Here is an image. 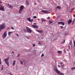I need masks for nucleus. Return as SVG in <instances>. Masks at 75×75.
<instances>
[{"label":"nucleus","instance_id":"a211bd4d","mask_svg":"<svg viewBox=\"0 0 75 75\" xmlns=\"http://www.w3.org/2000/svg\"><path fill=\"white\" fill-rule=\"evenodd\" d=\"M16 60H15L13 61V66H14V65H15V64H16Z\"/></svg>","mask_w":75,"mask_h":75},{"label":"nucleus","instance_id":"de8ad7c7","mask_svg":"<svg viewBox=\"0 0 75 75\" xmlns=\"http://www.w3.org/2000/svg\"><path fill=\"white\" fill-rule=\"evenodd\" d=\"M0 7H1L2 8V7H4V6H1H1H0Z\"/></svg>","mask_w":75,"mask_h":75},{"label":"nucleus","instance_id":"e433bc0d","mask_svg":"<svg viewBox=\"0 0 75 75\" xmlns=\"http://www.w3.org/2000/svg\"><path fill=\"white\" fill-rule=\"evenodd\" d=\"M9 75H13V74H11V72H10L9 73Z\"/></svg>","mask_w":75,"mask_h":75},{"label":"nucleus","instance_id":"b1692460","mask_svg":"<svg viewBox=\"0 0 75 75\" xmlns=\"http://www.w3.org/2000/svg\"><path fill=\"white\" fill-rule=\"evenodd\" d=\"M8 6H9V7L10 8H13V6L11 5H9V4H8Z\"/></svg>","mask_w":75,"mask_h":75},{"label":"nucleus","instance_id":"0e129e2a","mask_svg":"<svg viewBox=\"0 0 75 75\" xmlns=\"http://www.w3.org/2000/svg\"><path fill=\"white\" fill-rule=\"evenodd\" d=\"M71 20H72V19H71Z\"/></svg>","mask_w":75,"mask_h":75},{"label":"nucleus","instance_id":"49530a36","mask_svg":"<svg viewBox=\"0 0 75 75\" xmlns=\"http://www.w3.org/2000/svg\"><path fill=\"white\" fill-rule=\"evenodd\" d=\"M67 51L68 52H69V50H68V49H67Z\"/></svg>","mask_w":75,"mask_h":75},{"label":"nucleus","instance_id":"dca6fc26","mask_svg":"<svg viewBox=\"0 0 75 75\" xmlns=\"http://www.w3.org/2000/svg\"><path fill=\"white\" fill-rule=\"evenodd\" d=\"M56 8H59V10H61V7L60 6H58Z\"/></svg>","mask_w":75,"mask_h":75},{"label":"nucleus","instance_id":"a18cd8bd","mask_svg":"<svg viewBox=\"0 0 75 75\" xmlns=\"http://www.w3.org/2000/svg\"><path fill=\"white\" fill-rule=\"evenodd\" d=\"M50 17H48V18H47V19H50Z\"/></svg>","mask_w":75,"mask_h":75},{"label":"nucleus","instance_id":"ddd939ff","mask_svg":"<svg viewBox=\"0 0 75 75\" xmlns=\"http://www.w3.org/2000/svg\"><path fill=\"white\" fill-rule=\"evenodd\" d=\"M57 74H58V75H64V74L61 73L60 71H59V72L57 73Z\"/></svg>","mask_w":75,"mask_h":75},{"label":"nucleus","instance_id":"423d86ee","mask_svg":"<svg viewBox=\"0 0 75 75\" xmlns=\"http://www.w3.org/2000/svg\"><path fill=\"white\" fill-rule=\"evenodd\" d=\"M7 36V31H6L2 35L3 38H4Z\"/></svg>","mask_w":75,"mask_h":75},{"label":"nucleus","instance_id":"6ab92c4d","mask_svg":"<svg viewBox=\"0 0 75 75\" xmlns=\"http://www.w3.org/2000/svg\"><path fill=\"white\" fill-rule=\"evenodd\" d=\"M41 20L42 22H44V21H46V20L44 18H42Z\"/></svg>","mask_w":75,"mask_h":75},{"label":"nucleus","instance_id":"7ed1b4c3","mask_svg":"<svg viewBox=\"0 0 75 75\" xmlns=\"http://www.w3.org/2000/svg\"><path fill=\"white\" fill-rule=\"evenodd\" d=\"M6 28V26L4 25V24H2L0 26V30H1L3 29H4Z\"/></svg>","mask_w":75,"mask_h":75},{"label":"nucleus","instance_id":"c756f323","mask_svg":"<svg viewBox=\"0 0 75 75\" xmlns=\"http://www.w3.org/2000/svg\"><path fill=\"white\" fill-rule=\"evenodd\" d=\"M75 69V67L72 68L71 69V70H73V69Z\"/></svg>","mask_w":75,"mask_h":75},{"label":"nucleus","instance_id":"37998d69","mask_svg":"<svg viewBox=\"0 0 75 75\" xmlns=\"http://www.w3.org/2000/svg\"><path fill=\"white\" fill-rule=\"evenodd\" d=\"M16 35H17L18 37H19L18 35L17 34H16Z\"/></svg>","mask_w":75,"mask_h":75},{"label":"nucleus","instance_id":"393cba45","mask_svg":"<svg viewBox=\"0 0 75 75\" xmlns=\"http://www.w3.org/2000/svg\"><path fill=\"white\" fill-rule=\"evenodd\" d=\"M49 24H51L52 23H53V21H49Z\"/></svg>","mask_w":75,"mask_h":75},{"label":"nucleus","instance_id":"9b49d317","mask_svg":"<svg viewBox=\"0 0 75 75\" xmlns=\"http://www.w3.org/2000/svg\"><path fill=\"white\" fill-rule=\"evenodd\" d=\"M36 31H37V32H38V33H42V30H36Z\"/></svg>","mask_w":75,"mask_h":75},{"label":"nucleus","instance_id":"a878e982","mask_svg":"<svg viewBox=\"0 0 75 75\" xmlns=\"http://www.w3.org/2000/svg\"><path fill=\"white\" fill-rule=\"evenodd\" d=\"M19 62H20L21 64H23V63L24 62H21V61H19Z\"/></svg>","mask_w":75,"mask_h":75},{"label":"nucleus","instance_id":"c9c22d12","mask_svg":"<svg viewBox=\"0 0 75 75\" xmlns=\"http://www.w3.org/2000/svg\"><path fill=\"white\" fill-rule=\"evenodd\" d=\"M1 59H0V65H1Z\"/></svg>","mask_w":75,"mask_h":75},{"label":"nucleus","instance_id":"bf43d9fd","mask_svg":"<svg viewBox=\"0 0 75 75\" xmlns=\"http://www.w3.org/2000/svg\"><path fill=\"white\" fill-rule=\"evenodd\" d=\"M34 4H35V5H36V3H35Z\"/></svg>","mask_w":75,"mask_h":75},{"label":"nucleus","instance_id":"69168bd1","mask_svg":"<svg viewBox=\"0 0 75 75\" xmlns=\"http://www.w3.org/2000/svg\"><path fill=\"white\" fill-rule=\"evenodd\" d=\"M2 66H3V65Z\"/></svg>","mask_w":75,"mask_h":75},{"label":"nucleus","instance_id":"f03ea898","mask_svg":"<svg viewBox=\"0 0 75 75\" xmlns=\"http://www.w3.org/2000/svg\"><path fill=\"white\" fill-rule=\"evenodd\" d=\"M24 6L23 5H22L20 6V9L19 10V14H21V11H23V9H24Z\"/></svg>","mask_w":75,"mask_h":75},{"label":"nucleus","instance_id":"4c0bfd02","mask_svg":"<svg viewBox=\"0 0 75 75\" xmlns=\"http://www.w3.org/2000/svg\"><path fill=\"white\" fill-rule=\"evenodd\" d=\"M24 31L25 32H27V30H26L25 29L24 30Z\"/></svg>","mask_w":75,"mask_h":75},{"label":"nucleus","instance_id":"473e14b6","mask_svg":"<svg viewBox=\"0 0 75 75\" xmlns=\"http://www.w3.org/2000/svg\"><path fill=\"white\" fill-rule=\"evenodd\" d=\"M44 54H43L41 55V57H44Z\"/></svg>","mask_w":75,"mask_h":75},{"label":"nucleus","instance_id":"4d7b16f0","mask_svg":"<svg viewBox=\"0 0 75 75\" xmlns=\"http://www.w3.org/2000/svg\"><path fill=\"white\" fill-rule=\"evenodd\" d=\"M74 23V21H73L72 24H73Z\"/></svg>","mask_w":75,"mask_h":75},{"label":"nucleus","instance_id":"3c124183","mask_svg":"<svg viewBox=\"0 0 75 75\" xmlns=\"http://www.w3.org/2000/svg\"><path fill=\"white\" fill-rule=\"evenodd\" d=\"M64 67H63L62 68V69H64Z\"/></svg>","mask_w":75,"mask_h":75},{"label":"nucleus","instance_id":"a19ab883","mask_svg":"<svg viewBox=\"0 0 75 75\" xmlns=\"http://www.w3.org/2000/svg\"><path fill=\"white\" fill-rule=\"evenodd\" d=\"M33 46L34 47H35V45L34 44H33Z\"/></svg>","mask_w":75,"mask_h":75},{"label":"nucleus","instance_id":"603ef678","mask_svg":"<svg viewBox=\"0 0 75 75\" xmlns=\"http://www.w3.org/2000/svg\"><path fill=\"white\" fill-rule=\"evenodd\" d=\"M3 67H2L1 69V70H3Z\"/></svg>","mask_w":75,"mask_h":75},{"label":"nucleus","instance_id":"20e7f679","mask_svg":"<svg viewBox=\"0 0 75 75\" xmlns=\"http://www.w3.org/2000/svg\"><path fill=\"white\" fill-rule=\"evenodd\" d=\"M26 29L27 30V32H28L29 33H31V32H32V30H31L30 28L26 27Z\"/></svg>","mask_w":75,"mask_h":75},{"label":"nucleus","instance_id":"c85d7f7f","mask_svg":"<svg viewBox=\"0 0 75 75\" xmlns=\"http://www.w3.org/2000/svg\"><path fill=\"white\" fill-rule=\"evenodd\" d=\"M61 22H58L57 24H61Z\"/></svg>","mask_w":75,"mask_h":75},{"label":"nucleus","instance_id":"5701e85b","mask_svg":"<svg viewBox=\"0 0 75 75\" xmlns=\"http://www.w3.org/2000/svg\"><path fill=\"white\" fill-rule=\"evenodd\" d=\"M61 24H62V25H64V22H62Z\"/></svg>","mask_w":75,"mask_h":75},{"label":"nucleus","instance_id":"1a4fd4ad","mask_svg":"<svg viewBox=\"0 0 75 75\" xmlns=\"http://www.w3.org/2000/svg\"><path fill=\"white\" fill-rule=\"evenodd\" d=\"M27 20L29 21H30V22H32V21H33V19L31 20V19H30V18H27Z\"/></svg>","mask_w":75,"mask_h":75},{"label":"nucleus","instance_id":"864d4df0","mask_svg":"<svg viewBox=\"0 0 75 75\" xmlns=\"http://www.w3.org/2000/svg\"><path fill=\"white\" fill-rule=\"evenodd\" d=\"M36 23H34V24L35 25H36Z\"/></svg>","mask_w":75,"mask_h":75},{"label":"nucleus","instance_id":"58836bf2","mask_svg":"<svg viewBox=\"0 0 75 75\" xmlns=\"http://www.w3.org/2000/svg\"><path fill=\"white\" fill-rule=\"evenodd\" d=\"M11 28L12 29V30H14V28L13 27H11Z\"/></svg>","mask_w":75,"mask_h":75},{"label":"nucleus","instance_id":"412c9836","mask_svg":"<svg viewBox=\"0 0 75 75\" xmlns=\"http://www.w3.org/2000/svg\"><path fill=\"white\" fill-rule=\"evenodd\" d=\"M11 33H13L12 32H8V35H10Z\"/></svg>","mask_w":75,"mask_h":75},{"label":"nucleus","instance_id":"ea45409f","mask_svg":"<svg viewBox=\"0 0 75 75\" xmlns=\"http://www.w3.org/2000/svg\"><path fill=\"white\" fill-rule=\"evenodd\" d=\"M60 28H63V26H60Z\"/></svg>","mask_w":75,"mask_h":75},{"label":"nucleus","instance_id":"4be33fe9","mask_svg":"<svg viewBox=\"0 0 75 75\" xmlns=\"http://www.w3.org/2000/svg\"><path fill=\"white\" fill-rule=\"evenodd\" d=\"M62 42V43H61L62 44H64V43H65V40H64Z\"/></svg>","mask_w":75,"mask_h":75},{"label":"nucleus","instance_id":"052dcab7","mask_svg":"<svg viewBox=\"0 0 75 75\" xmlns=\"http://www.w3.org/2000/svg\"><path fill=\"white\" fill-rule=\"evenodd\" d=\"M66 35H67V33H66Z\"/></svg>","mask_w":75,"mask_h":75},{"label":"nucleus","instance_id":"2eb2a0df","mask_svg":"<svg viewBox=\"0 0 75 75\" xmlns=\"http://www.w3.org/2000/svg\"><path fill=\"white\" fill-rule=\"evenodd\" d=\"M57 52L59 54H61L62 53V52L61 51H57Z\"/></svg>","mask_w":75,"mask_h":75},{"label":"nucleus","instance_id":"f704fd0d","mask_svg":"<svg viewBox=\"0 0 75 75\" xmlns=\"http://www.w3.org/2000/svg\"><path fill=\"white\" fill-rule=\"evenodd\" d=\"M38 44L41 45V43H40V41H38Z\"/></svg>","mask_w":75,"mask_h":75},{"label":"nucleus","instance_id":"13d9d810","mask_svg":"<svg viewBox=\"0 0 75 75\" xmlns=\"http://www.w3.org/2000/svg\"><path fill=\"white\" fill-rule=\"evenodd\" d=\"M74 17H75V15H74Z\"/></svg>","mask_w":75,"mask_h":75},{"label":"nucleus","instance_id":"72a5a7b5","mask_svg":"<svg viewBox=\"0 0 75 75\" xmlns=\"http://www.w3.org/2000/svg\"><path fill=\"white\" fill-rule=\"evenodd\" d=\"M60 65H62L63 64V62H60Z\"/></svg>","mask_w":75,"mask_h":75},{"label":"nucleus","instance_id":"f257e3e1","mask_svg":"<svg viewBox=\"0 0 75 75\" xmlns=\"http://www.w3.org/2000/svg\"><path fill=\"white\" fill-rule=\"evenodd\" d=\"M9 59V57L4 59V61L6 64L7 65L8 67L9 66V63L8 62V61Z\"/></svg>","mask_w":75,"mask_h":75},{"label":"nucleus","instance_id":"09e8293b","mask_svg":"<svg viewBox=\"0 0 75 75\" xmlns=\"http://www.w3.org/2000/svg\"><path fill=\"white\" fill-rule=\"evenodd\" d=\"M18 57H19V56H20V54H18Z\"/></svg>","mask_w":75,"mask_h":75},{"label":"nucleus","instance_id":"8fccbe9b","mask_svg":"<svg viewBox=\"0 0 75 75\" xmlns=\"http://www.w3.org/2000/svg\"><path fill=\"white\" fill-rule=\"evenodd\" d=\"M58 66L59 68H60L61 67H60V65H58Z\"/></svg>","mask_w":75,"mask_h":75},{"label":"nucleus","instance_id":"cd10ccee","mask_svg":"<svg viewBox=\"0 0 75 75\" xmlns=\"http://www.w3.org/2000/svg\"><path fill=\"white\" fill-rule=\"evenodd\" d=\"M74 8H73L72 9H71V13H72V11H73V10H74Z\"/></svg>","mask_w":75,"mask_h":75},{"label":"nucleus","instance_id":"2f4dec72","mask_svg":"<svg viewBox=\"0 0 75 75\" xmlns=\"http://www.w3.org/2000/svg\"><path fill=\"white\" fill-rule=\"evenodd\" d=\"M33 18H37V17L36 16H34L33 17Z\"/></svg>","mask_w":75,"mask_h":75},{"label":"nucleus","instance_id":"5fc2aeb1","mask_svg":"<svg viewBox=\"0 0 75 75\" xmlns=\"http://www.w3.org/2000/svg\"><path fill=\"white\" fill-rule=\"evenodd\" d=\"M75 19H74L73 20L74 22V21H75Z\"/></svg>","mask_w":75,"mask_h":75},{"label":"nucleus","instance_id":"79ce46f5","mask_svg":"<svg viewBox=\"0 0 75 75\" xmlns=\"http://www.w3.org/2000/svg\"><path fill=\"white\" fill-rule=\"evenodd\" d=\"M10 29V28L9 27H8L7 29V30H9Z\"/></svg>","mask_w":75,"mask_h":75},{"label":"nucleus","instance_id":"f8f14e48","mask_svg":"<svg viewBox=\"0 0 75 75\" xmlns=\"http://www.w3.org/2000/svg\"><path fill=\"white\" fill-rule=\"evenodd\" d=\"M72 22V20H71L70 19H69L68 21V24H71V23Z\"/></svg>","mask_w":75,"mask_h":75},{"label":"nucleus","instance_id":"e2e57ef3","mask_svg":"<svg viewBox=\"0 0 75 75\" xmlns=\"http://www.w3.org/2000/svg\"><path fill=\"white\" fill-rule=\"evenodd\" d=\"M1 30H0V32L1 31Z\"/></svg>","mask_w":75,"mask_h":75},{"label":"nucleus","instance_id":"bb28decb","mask_svg":"<svg viewBox=\"0 0 75 75\" xmlns=\"http://www.w3.org/2000/svg\"><path fill=\"white\" fill-rule=\"evenodd\" d=\"M61 66L62 67H65V66L64 65V64L62 65H61Z\"/></svg>","mask_w":75,"mask_h":75},{"label":"nucleus","instance_id":"6e6d98bb","mask_svg":"<svg viewBox=\"0 0 75 75\" xmlns=\"http://www.w3.org/2000/svg\"><path fill=\"white\" fill-rule=\"evenodd\" d=\"M0 3H2V2L0 1Z\"/></svg>","mask_w":75,"mask_h":75},{"label":"nucleus","instance_id":"4468645a","mask_svg":"<svg viewBox=\"0 0 75 75\" xmlns=\"http://www.w3.org/2000/svg\"><path fill=\"white\" fill-rule=\"evenodd\" d=\"M4 7H0V10H1V11H4Z\"/></svg>","mask_w":75,"mask_h":75},{"label":"nucleus","instance_id":"9d476101","mask_svg":"<svg viewBox=\"0 0 75 75\" xmlns=\"http://www.w3.org/2000/svg\"><path fill=\"white\" fill-rule=\"evenodd\" d=\"M32 27H33V28H38V26L36 25H32Z\"/></svg>","mask_w":75,"mask_h":75},{"label":"nucleus","instance_id":"0eeeda50","mask_svg":"<svg viewBox=\"0 0 75 75\" xmlns=\"http://www.w3.org/2000/svg\"><path fill=\"white\" fill-rule=\"evenodd\" d=\"M54 71H55L56 72L57 74L58 73L59 71V70H58V69H57V67H54Z\"/></svg>","mask_w":75,"mask_h":75},{"label":"nucleus","instance_id":"aec40b11","mask_svg":"<svg viewBox=\"0 0 75 75\" xmlns=\"http://www.w3.org/2000/svg\"><path fill=\"white\" fill-rule=\"evenodd\" d=\"M26 4L28 5H28H29V3L28 2V1H26Z\"/></svg>","mask_w":75,"mask_h":75},{"label":"nucleus","instance_id":"39448f33","mask_svg":"<svg viewBox=\"0 0 75 75\" xmlns=\"http://www.w3.org/2000/svg\"><path fill=\"white\" fill-rule=\"evenodd\" d=\"M7 36V31H6L2 35L3 38H4Z\"/></svg>","mask_w":75,"mask_h":75},{"label":"nucleus","instance_id":"f3484780","mask_svg":"<svg viewBox=\"0 0 75 75\" xmlns=\"http://www.w3.org/2000/svg\"><path fill=\"white\" fill-rule=\"evenodd\" d=\"M72 41H70L69 43V45H71V48H72Z\"/></svg>","mask_w":75,"mask_h":75},{"label":"nucleus","instance_id":"680f3d73","mask_svg":"<svg viewBox=\"0 0 75 75\" xmlns=\"http://www.w3.org/2000/svg\"><path fill=\"white\" fill-rule=\"evenodd\" d=\"M12 53H14L13 51H12Z\"/></svg>","mask_w":75,"mask_h":75},{"label":"nucleus","instance_id":"6e6552de","mask_svg":"<svg viewBox=\"0 0 75 75\" xmlns=\"http://www.w3.org/2000/svg\"><path fill=\"white\" fill-rule=\"evenodd\" d=\"M41 11L43 13H45V14H48L49 13V11H47V10H42Z\"/></svg>","mask_w":75,"mask_h":75},{"label":"nucleus","instance_id":"7c9ffc66","mask_svg":"<svg viewBox=\"0 0 75 75\" xmlns=\"http://www.w3.org/2000/svg\"><path fill=\"white\" fill-rule=\"evenodd\" d=\"M74 47H75V41L73 42Z\"/></svg>","mask_w":75,"mask_h":75},{"label":"nucleus","instance_id":"c03bdc74","mask_svg":"<svg viewBox=\"0 0 75 75\" xmlns=\"http://www.w3.org/2000/svg\"><path fill=\"white\" fill-rule=\"evenodd\" d=\"M68 47H69V50L70 49V46H69Z\"/></svg>","mask_w":75,"mask_h":75}]
</instances>
